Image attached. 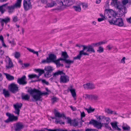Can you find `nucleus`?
Returning <instances> with one entry per match:
<instances>
[{
    "mask_svg": "<svg viewBox=\"0 0 131 131\" xmlns=\"http://www.w3.org/2000/svg\"><path fill=\"white\" fill-rule=\"evenodd\" d=\"M27 49L30 52L33 53L34 54H36L38 57V56L39 54L38 53V52L36 51H35L34 50L32 49H31L29 48H27Z\"/></svg>",
    "mask_w": 131,
    "mask_h": 131,
    "instance_id": "33",
    "label": "nucleus"
},
{
    "mask_svg": "<svg viewBox=\"0 0 131 131\" xmlns=\"http://www.w3.org/2000/svg\"><path fill=\"white\" fill-rule=\"evenodd\" d=\"M14 127L16 131H18L22 129L24 127V126L21 123L18 122L16 123Z\"/></svg>",
    "mask_w": 131,
    "mask_h": 131,
    "instance_id": "16",
    "label": "nucleus"
},
{
    "mask_svg": "<svg viewBox=\"0 0 131 131\" xmlns=\"http://www.w3.org/2000/svg\"><path fill=\"white\" fill-rule=\"evenodd\" d=\"M46 129L48 130V131H58V130H59V129H48L47 128Z\"/></svg>",
    "mask_w": 131,
    "mask_h": 131,
    "instance_id": "63",
    "label": "nucleus"
},
{
    "mask_svg": "<svg viewBox=\"0 0 131 131\" xmlns=\"http://www.w3.org/2000/svg\"><path fill=\"white\" fill-rule=\"evenodd\" d=\"M3 94L4 95L5 97H8L10 95L8 91L7 90L6 91L5 89L3 90Z\"/></svg>",
    "mask_w": 131,
    "mask_h": 131,
    "instance_id": "29",
    "label": "nucleus"
},
{
    "mask_svg": "<svg viewBox=\"0 0 131 131\" xmlns=\"http://www.w3.org/2000/svg\"><path fill=\"white\" fill-rule=\"evenodd\" d=\"M108 21L111 25L113 24L119 27L123 26L124 25L123 19L121 18L113 17L111 20L108 19Z\"/></svg>",
    "mask_w": 131,
    "mask_h": 131,
    "instance_id": "4",
    "label": "nucleus"
},
{
    "mask_svg": "<svg viewBox=\"0 0 131 131\" xmlns=\"http://www.w3.org/2000/svg\"><path fill=\"white\" fill-rule=\"evenodd\" d=\"M52 69V67L50 66L45 67L44 70L47 71L44 74V76L45 77H48L49 73L51 72L53 70Z\"/></svg>",
    "mask_w": 131,
    "mask_h": 131,
    "instance_id": "13",
    "label": "nucleus"
},
{
    "mask_svg": "<svg viewBox=\"0 0 131 131\" xmlns=\"http://www.w3.org/2000/svg\"><path fill=\"white\" fill-rule=\"evenodd\" d=\"M7 116L8 117V118L4 122L7 123L10 122H12L15 121H16L18 119V117L15 116L13 114H11L10 113L7 112L6 113Z\"/></svg>",
    "mask_w": 131,
    "mask_h": 131,
    "instance_id": "6",
    "label": "nucleus"
},
{
    "mask_svg": "<svg viewBox=\"0 0 131 131\" xmlns=\"http://www.w3.org/2000/svg\"><path fill=\"white\" fill-rule=\"evenodd\" d=\"M61 3H62V0H56L55 1H51V4H49V7H52L54 6H57L58 7H56L54 9V10H62V6H63L62 4Z\"/></svg>",
    "mask_w": 131,
    "mask_h": 131,
    "instance_id": "5",
    "label": "nucleus"
},
{
    "mask_svg": "<svg viewBox=\"0 0 131 131\" xmlns=\"http://www.w3.org/2000/svg\"><path fill=\"white\" fill-rule=\"evenodd\" d=\"M23 6L24 10L26 11L31 9L32 8L30 0H24Z\"/></svg>",
    "mask_w": 131,
    "mask_h": 131,
    "instance_id": "7",
    "label": "nucleus"
},
{
    "mask_svg": "<svg viewBox=\"0 0 131 131\" xmlns=\"http://www.w3.org/2000/svg\"><path fill=\"white\" fill-rule=\"evenodd\" d=\"M70 88V92L73 97L74 98L76 96L75 90L74 89H72V86H71Z\"/></svg>",
    "mask_w": 131,
    "mask_h": 131,
    "instance_id": "24",
    "label": "nucleus"
},
{
    "mask_svg": "<svg viewBox=\"0 0 131 131\" xmlns=\"http://www.w3.org/2000/svg\"><path fill=\"white\" fill-rule=\"evenodd\" d=\"M53 77H56V76L59 75L58 71L57 72L53 73Z\"/></svg>",
    "mask_w": 131,
    "mask_h": 131,
    "instance_id": "61",
    "label": "nucleus"
},
{
    "mask_svg": "<svg viewBox=\"0 0 131 131\" xmlns=\"http://www.w3.org/2000/svg\"><path fill=\"white\" fill-rule=\"evenodd\" d=\"M9 43H10L12 46H14L15 44V43L14 42V40H13L12 41L8 40Z\"/></svg>",
    "mask_w": 131,
    "mask_h": 131,
    "instance_id": "55",
    "label": "nucleus"
},
{
    "mask_svg": "<svg viewBox=\"0 0 131 131\" xmlns=\"http://www.w3.org/2000/svg\"><path fill=\"white\" fill-rule=\"evenodd\" d=\"M67 122L68 123L70 124L71 125L72 124V122L73 120H72L69 117H68L67 118Z\"/></svg>",
    "mask_w": 131,
    "mask_h": 131,
    "instance_id": "50",
    "label": "nucleus"
},
{
    "mask_svg": "<svg viewBox=\"0 0 131 131\" xmlns=\"http://www.w3.org/2000/svg\"><path fill=\"white\" fill-rule=\"evenodd\" d=\"M3 74L5 75L6 79L9 81H11L14 79V77L13 76L6 73H4Z\"/></svg>",
    "mask_w": 131,
    "mask_h": 131,
    "instance_id": "23",
    "label": "nucleus"
},
{
    "mask_svg": "<svg viewBox=\"0 0 131 131\" xmlns=\"http://www.w3.org/2000/svg\"><path fill=\"white\" fill-rule=\"evenodd\" d=\"M41 63L43 64H45L47 63H50V61L49 60L47 59V57L46 60H43L41 61Z\"/></svg>",
    "mask_w": 131,
    "mask_h": 131,
    "instance_id": "46",
    "label": "nucleus"
},
{
    "mask_svg": "<svg viewBox=\"0 0 131 131\" xmlns=\"http://www.w3.org/2000/svg\"><path fill=\"white\" fill-rule=\"evenodd\" d=\"M125 57H124L121 60V63H125Z\"/></svg>",
    "mask_w": 131,
    "mask_h": 131,
    "instance_id": "64",
    "label": "nucleus"
},
{
    "mask_svg": "<svg viewBox=\"0 0 131 131\" xmlns=\"http://www.w3.org/2000/svg\"><path fill=\"white\" fill-rule=\"evenodd\" d=\"M72 7L77 12H80L81 11V8L80 7V5H78L77 6H74Z\"/></svg>",
    "mask_w": 131,
    "mask_h": 131,
    "instance_id": "27",
    "label": "nucleus"
},
{
    "mask_svg": "<svg viewBox=\"0 0 131 131\" xmlns=\"http://www.w3.org/2000/svg\"><path fill=\"white\" fill-rule=\"evenodd\" d=\"M122 127L123 129L125 131H129L130 128V127L128 125H127L126 126H123Z\"/></svg>",
    "mask_w": 131,
    "mask_h": 131,
    "instance_id": "36",
    "label": "nucleus"
},
{
    "mask_svg": "<svg viewBox=\"0 0 131 131\" xmlns=\"http://www.w3.org/2000/svg\"><path fill=\"white\" fill-rule=\"evenodd\" d=\"M90 124H92L96 126L98 129L101 128L102 126H104L103 123H102L101 122H98L97 121L93 119H91L89 123Z\"/></svg>",
    "mask_w": 131,
    "mask_h": 131,
    "instance_id": "8",
    "label": "nucleus"
},
{
    "mask_svg": "<svg viewBox=\"0 0 131 131\" xmlns=\"http://www.w3.org/2000/svg\"><path fill=\"white\" fill-rule=\"evenodd\" d=\"M21 1L22 0H17V2L13 5L15 8H20L21 6Z\"/></svg>",
    "mask_w": 131,
    "mask_h": 131,
    "instance_id": "26",
    "label": "nucleus"
},
{
    "mask_svg": "<svg viewBox=\"0 0 131 131\" xmlns=\"http://www.w3.org/2000/svg\"><path fill=\"white\" fill-rule=\"evenodd\" d=\"M63 6H69L75 2V0H62Z\"/></svg>",
    "mask_w": 131,
    "mask_h": 131,
    "instance_id": "10",
    "label": "nucleus"
},
{
    "mask_svg": "<svg viewBox=\"0 0 131 131\" xmlns=\"http://www.w3.org/2000/svg\"><path fill=\"white\" fill-rule=\"evenodd\" d=\"M37 76V75L36 74H29L28 76L29 78L30 79L36 78Z\"/></svg>",
    "mask_w": 131,
    "mask_h": 131,
    "instance_id": "49",
    "label": "nucleus"
},
{
    "mask_svg": "<svg viewBox=\"0 0 131 131\" xmlns=\"http://www.w3.org/2000/svg\"><path fill=\"white\" fill-rule=\"evenodd\" d=\"M58 73L59 75H61L62 74H63V75H65V73H64L63 72V70L62 71H60V70H58Z\"/></svg>",
    "mask_w": 131,
    "mask_h": 131,
    "instance_id": "52",
    "label": "nucleus"
},
{
    "mask_svg": "<svg viewBox=\"0 0 131 131\" xmlns=\"http://www.w3.org/2000/svg\"><path fill=\"white\" fill-rule=\"evenodd\" d=\"M60 61H62L60 58H59L57 60H56V59H55L54 61L53 62L56 65H57L60 63Z\"/></svg>",
    "mask_w": 131,
    "mask_h": 131,
    "instance_id": "37",
    "label": "nucleus"
},
{
    "mask_svg": "<svg viewBox=\"0 0 131 131\" xmlns=\"http://www.w3.org/2000/svg\"><path fill=\"white\" fill-rule=\"evenodd\" d=\"M75 121L76 119H75L73 120V122L72 124V125L73 126L75 127L77 126L78 125V122H76Z\"/></svg>",
    "mask_w": 131,
    "mask_h": 131,
    "instance_id": "47",
    "label": "nucleus"
},
{
    "mask_svg": "<svg viewBox=\"0 0 131 131\" xmlns=\"http://www.w3.org/2000/svg\"><path fill=\"white\" fill-rule=\"evenodd\" d=\"M69 81V77L66 74L63 75H61L60 79V83H66Z\"/></svg>",
    "mask_w": 131,
    "mask_h": 131,
    "instance_id": "12",
    "label": "nucleus"
},
{
    "mask_svg": "<svg viewBox=\"0 0 131 131\" xmlns=\"http://www.w3.org/2000/svg\"><path fill=\"white\" fill-rule=\"evenodd\" d=\"M69 56L67 54V52L66 51H62L61 52V58L62 61L68 58Z\"/></svg>",
    "mask_w": 131,
    "mask_h": 131,
    "instance_id": "18",
    "label": "nucleus"
},
{
    "mask_svg": "<svg viewBox=\"0 0 131 131\" xmlns=\"http://www.w3.org/2000/svg\"><path fill=\"white\" fill-rule=\"evenodd\" d=\"M111 5L114 6L117 9H118L117 13L112 9L105 10L106 14H108L109 13L113 17L116 16L121 17L126 13V7L122 5L121 2L118 0H112Z\"/></svg>",
    "mask_w": 131,
    "mask_h": 131,
    "instance_id": "1",
    "label": "nucleus"
},
{
    "mask_svg": "<svg viewBox=\"0 0 131 131\" xmlns=\"http://www.w3.org/2000/svg\"><path fill=\"white\" fill-rule=\"evenodd\" d=\"M21 98L23 100L31 102V100H30V96L27 94H25L24 93H22L21 95Z\"/></svg>",
    "mask_w": 131,
    "mask_h": 131,
    "instance_id": "14",
    "label": "nucleus"
},
{
    "mask_svg": "<svg viewBox=\"0 0 131 131\" xmlns=\"http://www.w3.org/2000/svg\"><path fill=\"white\" fill-rule=\"evenodd\" d=\"M81 46L83 47V49L82 50L79 51V54L77 56L74 57L73 58V60H76L78 59L80 60L81 58L82 55L89 56V53L84 52V51L86 49H87L86 52H89L90 53H95V51L93 48V47L91 44L88 46L85 45H81Z\"/></svg>",
    "mask_w": 131,
    "mask_h": 131,
    "instance_id": "2",
    "label": "nucleus"
},
{
    "mask_svg": "<svg viewBox=\"0 0 131 131\" xmlns=\"http://www.w3.org/2000/svg\"><path fill=\"white\" fill-rule=\"evenodd\" d=\"M106 120V122L105 123H109V121L110 120V119L109 118L106 117L105 118L104 120Z\"/></svg>",
    "mask_w": 131,
    "mask_h": 131,
    "instance_id": "60",
    "label": "nucleus"
},
{
    "mask_svg": "<svg viewBox=\"0 0 131 131\" xmlns=\"http://www.w3.org/2000/svg\"><path fill=\"white\" fill-rule=\"evenodd\" d=\"M81 118H82V117H84L85 116V115L84 112L83 111L82 112H81Z\"/></svg>",
    "mask_w": 131,
    "mask_h": 131,
    "instance_id": "57",
    "label": "nucleus"
},
{
    "mask_svg": "<svg viewBox=\"0 0 131 131\" xmlns=\"http://www.w3.org/2000/svg\"><path fill=\"white\" fill-rule=\"evenodd\" d=\"M91 44L93 47L99 46L97 42L92 43Z\"/></svg>",
    "mask_w": 131,
    "mask_h": 131,
    "instance_id": "56",
    "label": "nucleus"
},
{
    "mask_svg": "<svg viewBox=\"0 0 131 131\" xmlns=\"http://www.w3.org/2000/svg\"><path fill=\"white\" fill-rule=\"evenodd\" d=\"M80 5H82V8L84 9H85L86 8H87L88 6V4L84 3H81L80 4Z\"/></svg>",
    "mask_w": 131,
    "mask_h": 131,
    "instance_id": "44",
    "label": "nucleus"
},
{
    "mask_svg": "<svg viewBox=\"0 0 131 131\" xmlns=\"http://www.w3.org/2000/svg\"><path fill=\"white\" fill-rule=\"evenodd\" d=\"M52 0H40L41 2L43 4H46V5L45 6L46 8L47 7H51L49 6V4H51V1Z\"/></svg>",
    "mask_w": 131,
    "mask_h": 131,
    "instance_id": "20",
    "label": "nucleus"
},
{
    "mask_svg": "<svg viewBox=\"0 0 131 131\" xmlns=\"http://www.w3.org/2000/svg\"><path fill=\"white\" fill-rule=\"evenodd\" d=\"M20 56V53L19 52H16L15 54V57L16 58H18Z\"/></svg>",
    "mask_w": 131,
    "mask_h": 131,
    "instance_id": "45",
    "label": "nucleus"
},
{
    "mask_svg": "<svg viewBox=\"0 0 131 131\" xmlns=\"http://www.w3.org/2000/svg\"><path fill=\"white\" fill-rule=\"evenodd\" d=\"M126 20L127 22L131 24V17L129 18H127Z\"/></svg>",
    "mask_w": 131,
    "mask_h": 131,
    "instance_id": "59",
    "label": "nucleus"
},
{
    "mask_svg": "<svg viewBox=\"0 0 131 131\" xmlns=\"http://www.w3.org/2000/svg\"><path fill=\"white\" fill-rule=\"evenodd\" d=\"M84 109L87 111L88 113H90L93 112L95 110V108H92L91 106H90L89 108H84Z\"/></svg>",
    "mask_w": 131,
    "mask_h": 131,
    "instance_id": "31",
    "label": "nucleus"
},
{
    "mask_svg": "<svg viewBox=\"0 0 131 131\" xmlns=\"http://www.w3.org/2000/svg\"><path fill=\"white\" fill-rule=\"evenodd\" d=\"M15 8L13 5L11 6H8L7 8L8 9V12L10 13H11L13 12V10Z\"/></svg>",
    "mask_w": 131,
    "mask_h": 131,
    "instance_id": "32",
    "label": "nucleus"
},
{
    "mask_svg": "<svg viewBox=\"0 0 131 131\" xmlns=\"http://www.w3.org/2000/svg\"><path fill=\"white\" fill-rule=\"evenodd\" d=\"M105 19L103 18H98L97 20L99 22H101L103 20H104Z\"/></svg>",
    "mask_w": 131,
    "mask_h": 131,
    "instance_id": "62",
    "label": "nucleus"
},
{
    "mask_svg": "<svg viewBox=\"0 0 131 131\" xmlns=\"http://www.w3.org/2000/svg\"><path fill=\"white\" fill-rule=\"evenodd\" d=\"M2 21L5 23L6 24L10 21V19L8 17H6L4 19H2L1 20Z\"/></svg>",
    "mask_w": 131,
    "mask_h": 131,
    "instance_id": "28",
    "label": "nucleus"
},
{
    "mask_svg": "<svg viewBox=\"0 0 131 131\" xmlns=\"http://www.w3.org/2000/svg\"><path fill=\"white\" fill-rule=\"evenodd\" d=\"M105 112L108 114H112L114 112V111H112L109 108H107L105 110Z\"/></svg>",
    "mask_w": 131,
    "mask_h": 131,
    "instance_id": "41",
    "label": "nucleus"
},
{
    "mask_svg": "<svg viewBox=\"0 0 131 131\" xmlns=\"http://www.w3.org/2000/svg\"><path fill=\"white\" fill-rule=\"evenodd\" d=\"M9 90L13 93H15L18 90L17 85L14 83L11 84L9 86Z\"/></svg>",
    "mask_w": 131,
    "mask_h": 131,
    "instance_id": "9",
    "label": "nucleus"
},
{
    "mask_svg": "<svg viewBox=\"0 0 131 131\" xmlns=\"http://www.w3.org/2000/svg\"><path fill=\"white\" fill-rule=\"evenodd\" d=\"M5 11V10L3 9V6H1L0 7V12H1L2 14Z\"/></svg>",
    "mask_w": 131,
    "mask_h": 131,
    "instance_id": "53",
    "label": "nucleus"
},
{
    "mask_svg": "<svg viewBox=\"0 0 131 131\" xmlns=\"http://www.w3.org/2000/svg\"><path fill=\"white\" fill-rule=\"evenodd\" d=\"M52 101V103L53 104L54 102H57L58 101V98H57L56 97H54L51 99Z\"/></svg>",
    "mask_w": 131,
    "mask_h": 131,
    "instance_id": "42",
    "label": "nucleus"
},
{
    "mask_svg": "<svg viewBox=\"0 0 131 131\" xmlns=\"http://www.w3.org/2000/svg\"><path fill=\"white\" fill-rule=\"evenodd\" d=\"M109 123H103V125H104L105 126H104V127H105V128H107L109 130H111V131H113L112 129L111 128L110 126H109L108 125V124Z\"/></svg>",
    "mask_w": 131,
    "mask_h": 131,
    "instance_id": "38",
    "label": "nucleus"
},
{
    "mask_svg": "<svg viewBox=\"0 0 131 131\" xmlns=\"http://www.w3.org/2000/svg\"><path fill=\"white\" fill-rule=\"evenodd\" d=\"M128 2V0H123L122 2V3L123 5H122L124 6H124L126 5Z\"/></svg>",
    "mask_w": 131,
    "mask_h": 131,
    "instance_id": "48",
    "label": "nucleus"
},
{
    "mask_svg": "<svg viewBox=\"0 0 131 131\" xmlns=\"http://www.w3.org/2000/svg\"><path fill=\"white\" fill-rule=\"evenodd\" d=\"M20 112V109H19L15 108V111L14 112L15 114H17L18 116H19Z\"/></svg>",
    "mask_w": 131,
    "mask_h": 131,
    "instance_id": "40",
    "label": "nucleus"
},
{
    "mask_svg": "<svg viewBox=\"0 0 131 131\" xmlns=\"http://www.w3.org/2000/svg\"><path fill=\"white\" fill-rule=\"evenodd\" d=\"M26 77L25 75H23L21 78H18L17 80V82L19 85H24L26 84L27 82L26 81Z\"/></svg>",
    "mask_w": 131,
    "mask_h": 131,
    "instance_id": "11",
    "label": "nucleus"
},
{
    "mask_svg": "<svg viewBox=\"0 0 131 131\" xmlns=\"http://www.w3.org/2000/svg\"><path fill=\"white\" fill-rule=\"evenodd\" d=\"M40 93L41 94V96H42L43 94L44 95H48V94H49V93H48V92H45L42 93V92H41L40 91Z\"/></svg>",
    "mask_w": 131,
    "mask_h": 131,
    "instance_id": "58",
    "label": "nucleus"
},
{
    "mask_svg": "<svg viewBox=\"0 0 131 131\" xmlns=\"http://www.w3.org/2000/svg\"><path fill=\"white\" fill-rule=\"evenodd\" d=\"M66 64L65 65V67L66 68H69L70 67V65L74 62L73 60H71L69 59H66L63 61Z\"/></svg>",
    "mask_w": 131,
    "mask_h": 131,
    "instance_id": "17",
    "label": "nucleus"
},
{
    "mask_svg": "<svg viewBox=\"0 0 131 131\" xmlns=\"http://www.w3.org/2000/svg\"><path fill=\"white\" fill-rule=\"evenodd\" d=\"M90 99L94 100H97L99 99L98 96L96 94H91Z\"/></svg>",
    "mask_w": 131,
    "mask_h": 131,
    "instance_id": "30",
    "label": "nucleus"
},
{
    "mask_svg": "<svg viewBox=\"0 0 131 131\" xmlns=\"http://www.w3.org/2000/svg\"><path fill=\"white\" fill-rule=\"evenodd\" d=\"M104 51V49L103 47L101 46H100L99 47V49L97 50V51L100 53Z\"/></svg>",
    "mask_w": 131,
    "mask_h": 131,
    "instance_id": "43",
    "label": "nucleus"
},
{
    "mask_svg": "<svg viewBox=\"0 0 131 131\" xmlns=\"http://www.w3.org/2000/svg\"><path fill=\"white\" fill-rule=\"evenodd\" d=\"M50 117L52 119H55L56 120L55 121V122L56 124H57L59 123L60 124H64V122H61V121L59 119H58L56 117Z\"/></svg>",
    "mask_w": 131,
    "mask_h": 131,
    "instance_id": "25",
    "label": "nucleus"
},
{
    "mask_svg": "<svg viewBox=\"0 0 131 131\" xmlns=\"http://www.w3.org/2000/svg\"><path fill=\"white\" fill-rule=\"evenodd\" d=\"M18 18L17 16H15L13 18V21L15 22L18 21Z\"/></svg>",
    "mask_w": 131,
    "mask_h": 131,
    "instance_id": "54",
    "label": "nucleus"
},
{
    "mask_svg": "<svg viewBox=\"0 0 131 131\" xmlns=\"http://www.w3.org/2000/svg\"><path fill=\"white\" fill-rule=\"evenodd\" d=\"M22 106V104L21 103L19 104L17 103L15 105H14V108L19 109L21 108Z\"/></svg>",
    "mask_w": 131,
    "mask_h": 131,
    "instance_id": "34",
    "label": "nucleus"
},
{
    "mask_svg": "<svg viewBox=\"0 0 131 131\" xmlns=\"http://www.w3.org/2000/svg\"><path fill=\"white\" fill-rule=\"evenodd\" d=\"M8 65L6 66V69H9L10 68L13 67L14 65L11 59L9 57L8 58Z\"/></svg>",
    "mask_w": 131,
    "mask_h": 131,
    "instance_id": "21",
    "label": "nucleus"
},
{
    "mask_svg": "<svg viewBox=\"0 0 131 131\" xmlns=\"http://www.w3.org/2000/svg\"><path fill=\"white\" fill-rule=\"evenodd\" d=\"M47 59L49 60L50 63L53 62L55 59H57V56L54 54H49L48 57H47Z\"/></svg>",
    "mask_w": 131,
    "mask_h": 131,
    "instance_id": "15",
    "label": "nucleus"
},
{
    "mask_svg": "<svg viewBox=\"0 0 131 131\" xmlns=\"http://www.w3.org/2000/svg\"><path fill=\"white\" fill-rule=\"evenodd\" d=\"M112 128L114 129H115L116 127H117V122H111V123Z\"/></svg>",
    "mask_w": 131,
    "mask_h": 131,
    "instance_id": "35",
    "label": "nucleus"
},
{
    "mask_svg": "<svg viewBox=\"0 0 131 131\" xmlns=\"http://www.w3.org/2000/svg\"><path fill=\"white\" fill-rule=\"evenodd\" d=\"M44 70H41L40 69H38L36 70L39 73H41L43 74L45 72Z\"/></svg>",
    "mask_w": 131,
    "mask_h": 131,
    "instance_id": "51",
    "label": "nucleus"
},
{
    "mask_svg": "<svg viewBox=\"0 0 131 131\" xmlns=\"http://www.w3.org/2000/svg\"><path fill=\"white\" fill-rule=\"evenodd\" d=\"M54 115L55 117H58L59 118L62 117H64L65 115L64 114H61L60 113L57 112L56 110H54Z\"/></svg>",
    "mask_w": 131,
    "mask_h": 131,
    "instance_id": "22",
    "label": "nucleus"
},
{
    "mask_svg": "<svg viewBox=\"0 0 131 131\" xmlns=\"http://www.w3.org/2000/svg\"><path fill=\"white\" fill-rule=\"evenodd\" d=\"M109 2L110 0H108L106 2V5L105 6V10L106 9L107 10H109L110 9H109Z\"/></svg>",
    "mask_w": 131,
    "mask_h": 131,
    "instance_id": "39",
    "label": "nucleus"
},
{
    "mask_svg": "<svg viewBox=\"0 0 131 131\" xmlns=\"http://www.w3.org/2000/svg\"><path fill=\"white\" fill-rule=\"evenodd\" d=\"M84 88L85 89H92L95 88L94 84L92 83H87L83 85Z\"/></svg>",
    "mask_w": 131,
    "mask_h": 131,
    "instance_id": "19",
    "label": "nucleus"
},
{
    "mask_svg": "<svg viewBox=\"0 0 131 131\" xmlns=\"http://www.w3.org/2000/svg\"><path fill=\"white\" fill-rule=\"evenodd\" d=\"M30 89L28 90V92L30 94L32 98L31 100L33 102L39 101H41V96L38 89L34 88L33 89L30 88Z\"/></svg>",
    "mask_w": 131,
    "mask_h": 131,
    "instance_id": "3",
    "label": "nucleus"
}]
</instances>
